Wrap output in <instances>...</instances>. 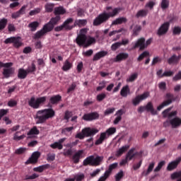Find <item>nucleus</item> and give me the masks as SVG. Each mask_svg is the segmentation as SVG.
Segmentation results:
<instances>
[{"instance_id":"obj_1","label":"nucleus","mask_w":181,"mask_h":181,"mask_svg":"<svg viewBox=\"0 0 181 181\" xmlns=\"http://www.w3.org/2000/svg\"><path fill=\"white\" fill-rule=\"evenodd\" d=\"M56 112L52 108L40 110L36 112L35 119L36 124H45L47 119L55 117Z\"/></svg>"},{"instance_id":"obj_2","label":"nucleus","mask_w":181,"mask_h":181,"mask_svg":"<svg viewBox=\"0 0 181 181\" xmlns=\"http://www.w3.org/2000/svg\"><path fill=\"white\" fill-rule=\"evenodd\" d=\"M119 11H121V9L118 8H115V9L112 10V12H109V13H103L99 14L97 18H95L93 21V25L94 26H98L105 22H107V21H108V19H110V17H114L115 16H117V14H118V13H119Z\"/></svg>"},{"instance_id":"obj_3","label":"nucleus","mask_w":181,"mask_h":181,"mask_svg":"<svg viewBox=\"0 0 181 181\" xmlns=\"http://www.w3.org/2000/svg\"><path fill=\"white\" fill-rule=\"evenodd\" d=\"M104 162V156H90L83 161V166L98 167Z\"/></svg>"},{"instance_id":"obj_4","label":"nucleus","mask_w":181,"mask_h":181,"mask_svg":"<svg viewBox=\"0 0 181 181\" xmlns=\"http://www.w3.org/2000/svg\"><path fill=\"white\" fill-rule=\"evenodd\" d=\"M99 133V130L98 129L91 128V127H85L81 130V132H78L76 134L75 139H78L79 140H83L85 138L93 137L97 134Z\"/></svg>"},{"instance_id":"obj_5","label":"nucleus","mask_w":181,"mask_h":181,"mask_svg":"<svg viewBox=\"0 0 181 181\" xmlns=\"http://www.w3.org/2000/svg\"><path fill=\"white\" fill-rule=\"evenodd\" d=\"M47 101V96H42L40 98H35L32 96L28 100V103L29 107L33 108V110H38L40 108L42 104H45Z\"/></svg>"},{"instance_id":"obj_6","label":"nucleus","mask_w":181,"mask_h":181,"mask_svg":"<svg viewBox=\"0 0 181 181\" xmlns=\"http://www.w3.org/2000/svg\"><path fill=\"white\" fill-rule=\"evenodd\" d=\"M61 19L62 18L59 16L52 18L47 23L43 25L42 28V30L45 31L46 34L49 32H52L54 29L55 25L59 23Z\"/></svg>"},{"instance_id":"obj_7","label":"nucleus","mask_w":181,"mask_h":181,"mask_svg":"<svg viewBox=\"0 0 181 181\" xmlns=\"http://www.w3.org/2000/svg\"><path fill=\"white\" fill-rule=\"evenodd\" d=\"M74 21V19L73 18H67L62 25L59 26H57L54 28L55 32H60L62 30H71L74 28H75L74 25H70V24L73 23Z\"/></svg>"},{"instance_id":"obj_8","label":"nucleus","mask_w":181,"mask_h":181,"mask_svg":"<svg viewBox=\"0 0 181 181\" xmlns=\"http://www.w3.org/2000/svg\"><path fill=\"white\" fill-rule=\"evenodd\" d=\"M171 125L172 128H179L181 127V118L177 116H175L173 118H170V119H167L163 122V127L168 128Z\"/></svg>"},{"instance_id":"obj_9","label":"nucleus","mask_w":181,"mask_h":181,"mask_svg":"<svg viewBox=\"0 0 181 181\" xmlns=\"http://www.w3.org/2000/svg\"><path fill=\"white\" fill-rule=\"evenodd\" d=\"M165 98V100H164L160 105L157 107V111H160L162 108H164V107H168V105L172 104L173 101H175L176 100V98L174 97V95L170 93H166Z\"/></svg>"},{"instance_id":"obj_10","label":"nucleus","mask_w":181,"mask_h":181,"mask_svg":"<svg viewBox=\"0 0 181 181\" xmlns=\"http://www.w3.org/2000/svg\"><path fill=\"white\" fill-rule=\"evenodd\" d=\"M5 44H13L16 48H20L23 45L22 38L21 37H11L4 40Z\"/></svg>"},{"instance_id":"obj_11","label":"nucleus","mask_w":181,"mask_h":181,"mask_svg":"<svg viewBox=\"0 0 181 181\" xmlns=\"http://www.w3.org/2000/svg\"><path fill=\"white\" fill-rule=\"evenodd\" d=\"M152 42V38H149L145 44V38L141 37L134 44V45L132 47V49H135L137 47H140L141 50L145 49L148 45H149Z\"/></svg>"},{"instance_id":"obj_12","label":"nucleus","mask_w":181,"mask_h":181,"mask_svg":"<svg viewBox=\"0 0 181 181\" xmlns=\"http://www.w3.org/2000/svg\"><path fill=\"white\" fill-rule=\"evenodd\" d=\"M149 95H150L149 92H144L141 95H136L134 98L132 99L133 105H134V107H136V105H139V104H141V101H144V100H146V98H148Z\"/></svg>"},{"instance_id":"obj_13","label":"nucleus","mask_w":181,"mask_h":181,"mask_svg":"<svg viewBox=\"0 0 181 181\" xmlns=\"http://www.w3.org/2000/svg\"><path fill=\"white\" fill-rule=\"evenodd\" d=\"M99 118L100 114L98 112L86 113L82 117V119L87 122L95 121V119H99Z\"/></svg>"},{"instance_id":"obj_14","label":"nucleus","mask_w":181,"mask_h":181,"mask_svg":"<svg viewBox=\"0 0 181 181\" xmlns=\"http://www.w3.org/2000/svg\"><path fill=\"white\" fill-rule=\"evenodd\" d=\"M169 28H170V23L165 22L158 29L157 33H156L157 35L162 36V35H165L168 33Z\"/></svg>"},{"instance_id":"obj_15","label":"nucleus","mask_w":181,"mask_h":181,"mask_svg":"<svg viewBox=\"0 0 181 181\" xmlns=\"http://www.w3.org/2000/svg\"><path fill=\"white\" fill-rule=\"evenodd\" d=\"M172 108L173 107H168L163 111L162 115H163V118H168V119H170L173 117H176V115H177V110L172 111L170 112V111H171Z\"/></svg>"},{"instance_id":"obj_16","label":"nucleus","mask_w":181,"mask_h":181,"mask_svg":"<svg viewBox=\"0 0 181 181\" xmlns=\"http://www.w3.org/2000/svg\"><path fill=\"white\" fill-rule=\"evenodd\" d=\"M180 163H181V157H178L175 160H173L168 163L166 170L169 172H171L175 170Z\"/></svg>"},{"instance_id":"obj_17","label":"nucleus","mask_w":181,"mask_h":181,"mask_svg":"<svg viewBox=\"0 0 181 181\" xmlns=\"http://www.w3.org/2000/svg\"><path fill=\"white\" fill-rule=\"evenodd\" d=\"M62 100V97L61 95H55L52 96L49 98L48 107H52V105H57V104L60 103Z\"/></svg>"},{"instance_id":"obj_18","label":"nucleus","mask_w":181,"mask_h":181,"mask_svg":"<svg viewBox=\"0 0 181 181\" xmlns=\"http://www.w3.org/2000/svg\"><path fill=\"white\" fill-rule=\"evenodd\" d=\"M41 153L39 151L34 152L31 157L26 161V164H35L37 163L38 161V159L40 158Z\"/></svg>"},{"instance_id":"obj_19","label":"nucleus","mask_w":181,"mask_h":181,"mask_svg":"<svg viewBox=\"0 0 181 181\" xmlns=\"http://www.w3.org/2000/svg\"><path fill=\"white\" fill-rule=\"evenodd\" d=\"M84 154V150H79L76 152L72 156V160L74 164H78L80 163V160L83 158V155Z\"/></svg>"},{"instance_id":"obj_20","label":"nucleus","mask_w":181,"mask_h":181,"mask_svg":"<svg viewBox=\"0 0 181 181\" xmlns=\"http://www.w3.org/2000/svg\"><path fill=\"white\" fill-rule=\"evenodd\" d=\"M87 39V35H78L77 37L76 38V42L79 47L83 46V47H85Z\"/></svg>"},{"instance_id":"obj_21","label":"nucleus","mask_w":181,"mask_h":181,"mask_svg":"<svg viewBox=\"0 0 181 181\" xmlns=\"http://www.w3.org/2000/svg\"><path fill=\"white\" fill-rule=\"evenodd\" d=\"M27 6H23L18 11L14 12L11 14V18L13 19H17L20 18L21 15L25 13Z\"/></svg>"},{"instance_id":"obj_22","label":"nucleus","mask_w":181,"mask_h":181,"mask_svg":"<svg viewBox=\"0 0 181 181\" xmlns=\"http://www.w3.org/2000/svg\"><path fill=\"white\" fill-rule=\"evenodd\" d=\"M15 72V69L13 67L6 68L3 69L2 74L4 78H8Z\"/></svg>"},{"instance_id":"obj_23","label":"nucleus","mask_w":181,"mask_h":181,"mask_svg":"<svg viewBox=\"0 0 181 181\" xmlns=\"http://www.w3.org/2000/svg\"><path fill=\"white\" fill-rule=\"evenodd\" d=\"M120 95L124 98H127L128 95H131V89L128 85L122 87L120 90Z\"/></svg>"},{"instance_id":"obj_24","label":"nucleus","mask_w":181,"mask_h":181,"mask_svg":"<svg viewBox=\"0 0 181 181\" xmlns=\"http://www.w3.org/2000/svg\"><path fill=\"white\" fill-rule=\"evenodd\" d=\"M129 149V145H125L122 146L120 148H119V150L117 151L115 156L116 157H121L122 156V155L128 151V150Z\"/></svg>"},{"instance_id":"obj_25","label":"nucleus","mask_w":181,"mask_h":181,"mask_svg":"<svg viewBox=\"0 0 181 181\" xmlns=\"http://www.w3.org/2000/svg\"><path fill=\"white\" fill-rule=\"evenodd\" d=\"M128 57H129V54L127 53H119V54H117L116 56V57L114 59V62H119L122 60H125L128 58Z\"/></svg>"},{"instance_id":"obj_26","label":"nucleus","mask_w":181,"mask_h":181,"mask_svg":"<svg viewBox=\"0 0 181 181\" xmlns=\"http://www.w3.org/2000/svg\"><path fill=\"white\" fill-rule=\"evenodd\" d=\"M107 139H108V137L107 136L106 133L102 132L100 133L99 139L96 140L95 145V146L101 145Z\"/></svg>"},{"instance_id":"obj_27","label":"nucleus","mask_w":181,"mask_h":181,"mask_svg":"<svg viewBox=\"0 0 181 181\" xmlns=\"http://www.w3.org/2000/svg\"><path fill=\"white\" fill-rule=\"evenodd\" d=\"M124 115V110L122 109H120L117 110L115 113V115H117V117L115 119L113 124L115 125H117L119 121L122 119V115Z\"/></svg>"},{"instance_id":"obj_28","label":"nucleus","mask_w":181,"mask_h":181,"mask_svg":"<svg viewBox=\"0 0 181 181\" xmlns=\"http://www.w3.org/2000/svg\"><path fill=\"white\" fill-rule=\"evenodd\" d=\"M28 75V72L27 70L24 69L23 68H20L18 70V78L20 79H25L27 78Z\"/></svg>"},{"instance_id":"obj_29","label":"nucleus","mask_w":181,"mask_h":181,"mask_svg":"<svg viewBox=\"0 0 181 181\" xmlns=\"http://www.w3.org/2000/svg\"><path fill=\"white\" fill-rule=\"evenodd\" d=\"M146 111L151 112V115H157L158 114L157 111L154 110L151 102H148L146 105Z\"/></svg>"},{"instance_id":"obj_30","label":"nucleus","mask_w":181,"mask_h":181,"mask_svg":"<svg viewBox=\"0 0 181 181\" xmlns=\"http://www.w3.org/2000/svg\"><path fill=\"white\" fill-rule=\"evenodd\" d=\"M135 152V148H132L127 153L126 155V158L129 161L132 160L134 158H135V156L138 154V153H134Z\"/></svg>"},{"instance_id":"obj_31","label":"nucleus","mask_w":181,"mask_h":181,"mask_svg":"<svg viewBox=\"0 0 181 181\" xmlns=\"http://www.w3.org/2000/svg\"><path fill=\"white\" fill-rule=\"evenodd\" d=\"M88 24L87 19H78L76 20L74 23V26L76 27L78 26L79 28L84 27Z\"/></svg>"},{"instance_id":"obj_32","label":"nucleus","mask_w":181,"mask_h":181,"mask_svg":"<svg viewBox=\"0 0 181 181\" xmlns=\"http://www.w3.org/2000/svg\"><path fill=\"white\" fill-rule=\"evenodd\" d=\"M107 54H108V52L107 51H101V52H99L98 53H96L93 58V61H98L100 60L101 58L105 57Z\"/></svg>"},{"instance_id":"obj_33","label":"nucleus","mask_w":181,"mask_h":181,"mask_svg":"<svg viewBox=\"0 0 181 181\" xmlns=\"http://www.w3.org/2000/svg\"><path fill=\"white\" fill-rule=\"evenodd\" d=\"M155 166V163L152 162L149 164L147 170H144L141 173V176L143 177H147L153 170V168Z\"/></svg>"},{"instance_id":"obj_34","label":"nucleus","mask_w":181,"mask_h":181,"mask_svg":"<svg viewBox=\"0 0 181 181\" xmlns=\"http://www.w3.org/2000/svg\"><path fill=\"white\" fill-rule=\"evenodd\" d=\"M66 13V9L63 6L56 7L54 11V14L56 16L64 15Z\"/></svg>"},{"instance_id":"obj_35","label":"nucleus","mask_w":181,"mask_h":181,"mask_svg":"<svg viewBox=\"0 0 181 181\" xmlns=\"http://www.w3.org/2000/svg\"><path fill=\"white\" fill-rule=\"evenodd\" d=\"M128 22V19H127V18L125 17H120L118 18H116L115 21H112V25H121L122 23H126Z\"/></svg>"},{"instance_id":"obj_36","label":"nucleus","mask_w":181,"mask_h":181,"mask_svg":"<svg viewBox=\"0 0 181 181\" xmlns=\"http://www.w3.org/2000/svg\"><path fill=\"white\" fill-rule=\"evenodd\" d=\"M40 26L38 21H34L28 24V27L30 28L31 32H35Z\"/></svg>"},{"instance_id":"obj_37","label":"nucleus","mask_w":181,"mask_h":181,"mask_svg":"<svg viewBox=\"0 0 181 181\" xmlns=\"http://www.w3.org/2000/svg\"><path fill=\"white\" fill-rule=\"evenodd\" d=\"M49 168V164H45V165H40V166L37 167V168H34L33 170L35 172L42 173L44 172V170L48 169Z\"/></svg>"},{"instance_id":"obj_38","label":"nucleus","mask_w":181,"mask_h":181,"mask_svg":"<svg viewBox=\"0 0 181 181\" xmlns=\"http://www.w3.org/2000/svg\"><path fill=\"white\" fill-rule=\"evenodd\" d=\"M72 67H73V63L70 62L69 59H66L64 63V65L62 66V70L64 71H67L69 69H71Z\"/></svg>"},{"instance_id":"obj_39","label":"nucleus","mask_w":181,"mask_h":181,"mask_svg":"<svg viewBox=\"0 0 181 181\" xmlns=\"http://www.w3.org/2000/svg\"><path fill=\"white\" fill-rule=\"evenodd\" d=\"M40 134V130L37 129L36 126L32 127L30 131L27 133L28 136H33V135H39Z\"/></svg>"},{"instance_id":"obj_40","label":"nucleus","mask_w":181,"mask_h":181,"mask_svg":"<svg viewBox=\"0 0 181 181\" xmlns=\"http://www.w3.org/2000/svg\"><path fill=\"white\" fill-rule=\"evenodd\" d=\"M115 133H117V128L115 127H110L105 132V134H106L107 137L115 134Z\"/></svg>"},{"instance_id":"obj_41","label":"nucleus","mask_w":181,"mask_h":181,"mask_svg":"<svg viewBox=\"0 0 181 181\" xmlns=\"http://www.w3.org/2000/svg\"><path fill=\"white\" fill-rule=\"evenodd\" d=\"M96 42V39L93 37H89L88 40H86V44L84 45V48H87L93 43Z\"/></svg>"},{"instance_id":"obj_42","label":"nucleus","mask_w":181,"mask_h":181,"mask_svg":"<svg viewBox=\"0 0 181 181\" xmlns=\"http://www.w3.org/2000/svg\"><path fill=\"white\" fill-rule=\"evenodd\" d=\"M168 63L170 64H177L179 63L177 56L173 54L168 59Z\"/></svg>"},{"instance_id":"obj_43","label":"nucleus","mask_w":181,"mask_h":181,"mask_svg":"<svg viewBox=\"0 0 181 181\" xmlns=\"http://www.w3.org/2000/svg\"><path fill=\"white\" fill-rule=\"evenodd\" d=\"M55 5L54 4H46L45 6V11L47 13H52L54 11Z\"/></svg>"},{"instance_id":"obj_44","label":"nucleus","mask_w":181,"mask_h":181,"mask_svg":"<svg viewBox=\"0 0 181 181\" xmlns=\"http://www.w3.org/2000/svg\"><path fill=\"white\" fill-rule=\"evenodd\" d=\"M7 24H8L7 18H2L0 20V32L6 28Z\"/></svg>"},{"instance_id":"obj_45","label":"nucleus","mask_w":181,"mask_h":181,"mask_svg":"<svg viewBox=\"0 0 181 181\" xmlns=\"http://www.w3.org/2000/svg\"><path fill=\"white\" fill-rule=\"evenodd\" d=\"M147 14H148V11L145 9H142L137 12V13L136 14V17L137 18H139L140 17L141 18L146 17Z\"/></svg>"},{"instance_id":"obj_46","label":"nucleus","mask_w":181,"mask_h":181,"mask_svg":"<svg viewBox=\"0 0 181 181\" xmlns=\"http://www.w3.org/2000/svg\"><path fill=\"white\" fill-rule=\"evenodd\" d=\"M50 148L52 149L62 150L64 146L58 142H54V144H50Z\"/></svg>"},{"instance_id":"obj_47","label":"nucleus","mask_w":181,"mask_h":181,"mask_svg":"<svg viewBox=\"0 0 181 181\" xmlns=\"http://www.w3.org/2000/svg\"><path fill=\"white\" fill-rule=\"evenodd\" d=\"M101 173V169L97 168L95 170H93L92 173H90V178L93 179L96 177L98 175H99Z\"/></svg>"},{"instance_id":"obj_48","label":"nucleus","mask_w":181,"mask_h":181,"mask_svg":"<svg viewBox=\"0 0 181 181\" xmlns=\"http://www.w3.org/2000/svg\"><path fill=\"white\" fill-rule=\"evenodd\" d=\"M19 134V132H16L14 135H13V140L14 141H21L23 140L24 139H25L26 136L25 134L21 135V136H18V134Z\"/></svg>"},{"instance_id":"obj_49","label":"nucleus","mask_w":181,"mask_h":181,"mask_svg":"<svg viewBox=\"0 0 181 181\" xmlns=\"http://www.w3.org/2000/svg\"><path fill=\"white\" fill-rule=\"evenodd\" d=\"M117 167H118V163L110 164L108 170H106V173H109V175H110L112 170H115Z\"/></svg>"},{"instance_id":"obj_50","label":"nucleus","mask_w":181,"mask_h":181,"mask_svg":"<svg viewBox=\"0 0 181 181\" xmlns=\"http://www.w3.org/2000/svg\"><path fill=\"white\" fill-rule=\"evenodd\" d=\"M46 33H45V31L43 30V29H41L40 30L37 31L33 38L34 39H39L41 37H42L43 35H45Z\"/></svg>"},{"instance_id":"obj_51","label":"nucleus","mask_w":181,"mask_h":181,"mask_svg":"<svg viewBox=\"0 0 181 181\" xmlns=\"http://www.w3.org/2000/svg\"><path fill=\"white\" fill-rule=\"evenodd\" d=\"M142 30V26L136 25L133 30V35H139V32Z\"/></svg>"},{"instance_id":"obj_52","label":"nucleus","mask_w":181,"mask_h":181,"mask_svg":"<svg viewBox=\"0 0 181 181\" xmlns=\"http://www.w3.org/2000/svg\"><path fill=\"white\" fill-rule=\"evenodd\" d=\"M165 162L162 160L158 163L157 167L154 169V173H158L160 170V169L165 165Z\"/></svg>"},{"instance_id":"obj_53","label":"nucleus","mask_w":181,"mask_h":181,"mask_svg":"<svg viewBox=\"0 0 181 181\" xmlns=\"http://www.w3.org/2000/svg\"><path fill=\"white\" fill-rule=\"evenodd\" d=\"M71 117H73V112L69 110H66L64 113V119H66L67 122H69Z\"/></svg>"},{"instance_id":"obj_54","label":"nucleus","mask_w":181,"mask_h":181,"mask_svg":"<svg viewBox=\"0 0 181 181\" xmlns=\"http://www.w3.org/2000/svg\"><path fill=\"white\" fill-rule=\"evenodd\" d=\"M171 180H175L176 179H178L181 177V171L175 172L173 174H171Z\"/></svg>"},{"instance_id":"obj_55","label":"nucleus","mask_w":181,"mask_h":181,"mask_svg":"<svg viewBox=\"0 0 181 181\" xmlns=\"http://www.w3.org/2000/svg\"><path fill=\"white\" fill-rule=\"evenodd\" d=\"M107 95L105 93H102L96 96V100L101 103L103 100H105Z\"/></svg>"},{"instance_id":"obj_56","label":"nucleus","mask_w":181,"mask_h":181,"mask_svg":"<svg viewBox=\"0 0 181 181\" xmlns=\"http://www.w3.org/2000/svg\"><path fill=\"white\" fill-rule=\"evenodd\" d=\"M170 2L168 0H162L160 6L162 9H166L168 8Z\"/></svg>"},{"instance_id":"obj_57","label":"nucleus","mask_w":181,"mask_h":181,"mask_svg":"<svg viewBox=\"0 0 181 181\" xmlns=\"http://www.w3.org/2000/svg\"><path fill=\"white\" fill-rule=\"evenodd\" d=\"M124 177V171L120 170L119 173L116 174L115 176V181H121V179Z\"/></svg>"},{"instance_id":"obj_58","label":"nucleus","mask_w":181,"mask_h":181,"mask_svg":"<svg viewBox=\"0 0 181 181\" xmlns=\"http://www.w3.org/2000/svg\"><path fill=\"white\" fill-rule=\"evenodd\" d=\"M108 177H110V173L105 171L103 175L100 177L98 181H106Z\"/></svg>"},{"instance_id":"obj_59","label":"nucleus","mask_w":181,"mask_h":181,"mask_svg":"<svg viewBox=\"0 0 181 181\" xmlns=\"http://www.w3.org/2000/svg\"><path fill=\"white\" fill-rule=\"evenodd\" d=\"M136 78H138V73H134L129 76V78L127 81L129 82H134Z\"/></svg>"},{"instance_id":"obj_60","label":"nucleus","mask_w":181,"mask_h":181,"mask_svg":"<svg viewBox=\"0 0 181 181\" xmlns=\"http://www.w3.org/2000/svg\"><path fill=\"white\" fill-rule=\"evenodd\" d=\"M115 111V107L107 108V109H106L105 110L104 115L107 116V115H110V114H114Z\"/></svg>"},{"instance_id":"obj_61","label":"nucleus","mask_w":181,"mask_h":181,"mask_svg":"<svg viewBox=\"0 0 181 181\" xmlns=\"http://www.w3.org/2000/svg\"><path fill=\"white\" fill-rule=\"evenodd\" d=\"M13 66V62L4 63L2 62H0V68L1 67L9 68Z\"/></svg>"},{"instance_id":"obj_62","label":"nucleus","mask_w":181,"mask_h":181,"mask_svg":"<svg viewBox=\"0 0 181 181\" xmlns=\"http://www.w3.org/2000/svg\"><path fill=\"white\" fill-rule=\"evenodd\" d=\"M120 47H121V42H115L112 45L111 49L112 51H115V50L118 49V48H119Z\"/></svg>"},{"instance_id":"obj_63","label":"nucleus","mask_w":181,"mask_h":181,"mask_svg":"<svg viewBox=\"0 0 181 181\" xmlns=\"http://www.w3.org/2000/svg\"><path fill=\"white\" fill-rule=\"evenodd\" d=\"M148 55H149V53L148 52L145 51L141 54L139 55L137 60L139 62H141V61H142V59H144V58L146 57Z\"/></svg>"},{"instance_id":"obj_64","label":"nucleus","mask_w":181,"mask_h":181,"mask_svg":"<svg viewBox=\"0 0 181 181\" xmlns=\"http://www.w3.org/2000/svg\"><path fill=\"white\" fill-rule=\"evenodd\" d=\"M173 33L175 35H179L181 33V28L179 26H175L173 28Z\"/></svg>"}]
</instances>
